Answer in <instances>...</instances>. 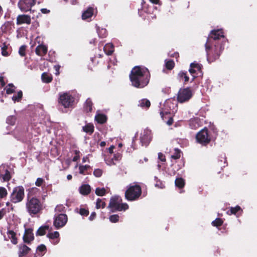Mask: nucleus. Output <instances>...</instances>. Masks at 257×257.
<instances>
[{
    "mask_svg": "<svg viewBox=\"0 0 257 257\" xmlns=\"http://www.w3.org/2000/svg\"><path fill=\"white\" fill-rule=\"evenodd\" d=\"M30 250L31 248L26 244L20 245L18 251L19 257L26 256L29 253Z\"/></svg>",
    "mask_w": 257,
    "mask_h": 257,
    "instance_id": "obj_18",
    "label": "nucleus"
},
{
    "mask_svg": "<svg viewBox=\"0 0 257 257\" xmlns=\"http://www.w3.org/2000/svg\"><path fill=\"white\" fill-rule=\"evenodd\" d=\"M41 79L43 82L48 83V73L47 72L43 73Z\"/></svg>",
    "mask_w": 257,
    "mask_h": 257,
    "instance_id": "obj_50",
    "label": "nucleus"
},
{
    "mask_svg": "<svg viewBox=\"0 0 257 257\" xmlns=\"http://www.w3.org/2000/svg\"><path fill=\"white\" fill-rule=\"evenodd\" d=\"M15 86L12 84L10 83L8 84V86L6 89V93L8 94H10L15 92L14 88Z\"/></svg>",
    "mask_w": 257,
    "mask_h": 257,
    "instance_id": "obj_44",
    "label": "nucleus"
},
{
    "mask_svg": "<svg viewBox=\"0 0 257 257\" xmlns=\"http://www.w3.org/2000/svg\"><path fill=\"white\" fill-rule=\"evenodd\" d=\"M25 196V190L22 186L15 187L10 195V200L13 203L21 202Z\"/></svg>",
    "mask_w": 257,
    "mask_h": 257,
    "instance_id": "obj_5",
    "label": "nucleus"
},
{
    "mask_svg": "<svg viewBox=\"0 0 257 257\" xmlns=\"http://www.w3.org/2000/svg\"><path fill=\"white\" fill-rule=\"evenodd\" d=\"M105 206V203L102 201V199L100 198H98L97 199L96 202V207L97 209H99L100 208H104Z\"/></svg>",
    "mask_w": 257,
    "mask_h": 257,
    "instance_id": "obj_40",
    "label": "nucleus"
},
{
    "mask_svg": "<svg viewBox=\"0 0 257 257\" xmlns=\"http://www.w3.org/2000/svg\"><path fill=\"white\" fill-rule=\"evenodd\" d=\"M106 193V190L104 188H97L95 190V193L98 196H103Z\"/></svg>",
    "mask_w": 257,
    "mask_h": 257,
    "instance_id": "obj_43",
    "label": "nucleus"
},
{
    "mask_svg": "<svg viewBox=\"0 0 257 257\" xmlns=\"http://www.w3.org/2000/svg\"><path fill=\"white\" fill-rule=\"evenodd\" d=\"M196 139L197 143L202 145L205 146L210 142L211 138L206 128H204L199 131L196 135Z\"/></svg>",
    "mask_w": 257,
    "mask_h": 257,
    "instance_id": "obj_8",
    "label": "nucleus"
},
{
    "mask_svg": "<svg viewBox=\"0 0 257 257\" xmlns=\"http://www.w3.org/2000/svg\"><path fill=\"white\" fill-rule=\"evenodd\" d=\"M92 102L90 99L88 98L84 104V109L86 112H89L92 111Z\"/></svg>",
    "mask_w": 257,
    "mask_h": 257,
    "instance_id": "obj_26",
    "label": "nucleus"
},
{
    "mask_svg": "<svg viewBox=\"0 0 257 257\" xmlns=\"http://www.w3.org/2000/svg\"><path fill=\"white\" fill-rule=\"evenodd\" d=\"M12 178L11 173L8 167L2 165L0 167V179L2 182H8Z\"/></svg>",
    "mask_w": 257,
    "mask_h": 257,
    "instance_id": "obj_14",
    "label": "nucleus"
},
{
    "mask_svg": "<svg viewBox=\"0 0 257 257\" xmlns=\"http://www.w3.org/2000/svg\"><path fill=\"white\" fill-rule=\"evenodd\" d=\"M97 32L100 38H105L107 35V31L105 29H97Z\"/></svg>",
    "mask_w": 257,
    "mask_h": 257,
    "instance_id": "obj_36",
    "label": "nucleus"
},
{
    "mask_svg": "<svg viewBox=\"0 0 257 257\" xmlns=\"http://www.w3.org/2000/svg\"><path fill=\"white\" fill-rule=\"evenodd\" d=\"M224 38L222 30H212L205 44L207 59L211 63L218 59L224 49L223 42H219L220 38Z\"/></svg>",
    "mask_w": 257,
    "mask_h": 257,
    "instance_id": "obj_1",
    "label": "nucleus"
},
{
    "mask_svg": "<svg viewBox=\"0 0 257 257\" xmlns=\"http://www.w3.org/2000/svg\"><path fill=\"white\" fill-rule=\"evenodd\" d=\"M94 9L92 7H89L82 15L83 20H87L90 18L94 14Z\"/></svg>",
    "mask_w": 257,
    "mask_h": 257,
    "instance_id": "obj_20",
    "label": "nucleus"
},
{
    "mask_svg": "<svg viewBox=\"0 0 257 257\" xmlns=\"http://www.w3.org/2000/svg\"><path fill=\"white\" fill-rule=\"evenodd\" d=\"M184 184V180L181 178H177L175 180L176 186L180 188L183 187Z\"/></svg>",
    "mask_w": 257,
    "mask_h": 257,
    "instance_id": "obj_37",
    "label": "nucleus"
},
{
    "mask_svg": "<svg viewBox=\"0 0 257 257\" xmlns=\"http://www.w3.org/2000/svg\"><path fill=\"white\" fill-rule=\"evenodd\" d=\"M141 194L142 189L140 185H130L125 192V197L128 201H134L138 199Z\"/></svg>",
    "mask_w": 257,
    "mask_h": 257,
    "instance_id": "obj_4",
    "label": "nucleus"
},
{
    "mask_svg": "<svg viewBox=\"0 0 257 257\" xmlns=\"http://www.w3.org/2000/svg\"><path fill=\"white\" fill-rule=\"evenodd\" d=\"M47 250L46 246L44 244H41L37 247V252L40 256H43Z\"/></svg>",
    "mask_w": 257,
    "mask_h": 257,
    "instance_id": "obj_29",
    "label": "nucleus"
},
{
    "mask_svg": "<svg viewBox=\"0 0 257 257\" xmlns=\"http://www.w3.org/2000/svg\"><path fill=\"white\" fill-rule=\"evenodd\" d=\"M132 85L137 88H143L147 86L150 80V75L147 68L136 66L130 75Z\"/></svg>",
    "mask_w": 257,
    "mask_h": 257,
    "instance_id": "obj_2",
    "label": "nucleus"
},
{
    "mask_svg": "<svg viewBox=\"0 0 257 257\" xmlns=\"http://www.w3.org/2000/svg\"><path fill=\"white\" fill-rule=\"evenodd\" d=\"M80 159V155H75L73 158L72 161L73 162H76Z\"/></svg>",
    "mask_w": 257,
    "mask_h": 257,
    "instance_id": "obj_62",
    "label": "nucleus"
},
{
    "mask_svg": "<svg viewBox=\"0 0 257 257\" xmlns=\"http://www.w3.org/2000/svg\"><path fill=\"white\" fill-rule=\"evenodd\" d=\"M119 216L117 214L110 215L109 217V220L113 223L117 222L119 219Z\"/></svg>",
    "mask_w": 257,
    "mask_h": 257,
    "instance_id": "obj_48",
    "label": "nucleus"
},
{
    "mask_svg": "<svg viewBox=\"0 0 257 257\" xmlns=\"http://www.w3.org/2000/svg\"><path fill=\"white\" fill-rule=\"evenodd\" d=\"M8 195V191L4 187H0V199H3Z\"/></svg>",
    "mask_w": 257,
    "mask_h": 257,
    "instance_id": "obj_42",
    "label": "nucleus"
},
{
    "mask_svg": "<svg viewBox=\"0 0 257 257\" xmlns=\"http://www.w3.org/2000/svg\"><path fill=\"white\" fill-rule=\"evenodd\" d=\"M8 237L11 240L12 243L16 244L18 243V239L16 237V233L12 230H9L7 232Z\"/></svg>",
    "mask_w": 257,
    "mask_h": 257,
    "instance_id": "obj_23",
    "label": "nucleus"
},
{
    "mask_svg": "<svg viewBox=\"0 0 257 257\" xmlns=\"http://www.w3.org/2000/svg\"><path fill=\"white\" fill-rule=\"evenodd\" d=\"M48 51L47 47L44 45H39L35 49V52L39 56H43L46 54Z\"/></svg>",
    "mask_w": 257,
    "mask_h": 257,
    "instance_id": "obj_19",
    "label": "nucleus"
},
{
    "mask_svg": "<svg viewBox=\"0 0 257 257\" xmlns=\"http://www.w3.org/2000/svg\"><path fill=\"white\" fill-rule=\"evenodd\" d=\"M165 65L168 69L171 70L174 67V62L173 60L166 61Z\"/></svg>",
    "mask_w": 257,
    "mask_h": 257,
    "instance_id": "obj_46",
    "label": "nucleus"
},
{
    "mask_svg": "<svg viewBox=\"0 0 257 257\" xmlns=\"http://www.w3.org/2000/svg\"><path fill=\"white\" fill-rule=\"evenodd\" d=\"M60 66L59 65H55L54 66V68L55 70V74L56 75H58L59 74V69H60Z\"/></svg>",
    "mask_w": 257,
    "mask_h": 257,
    "instance_id": "obj_56",
    "label": "nucleus"
},
{
    "mask_svg": "<svg viewBox=\"0 0 257 257\" xmlns=\"http://www.w3.org/2000/svg\"><path fill=\"white\" fill-rule=\"evenodd\" d=\"M114 148V147L113 146H111L109 148H108V151L110 153V154L111 155L113 153V149Z\"/></svg>",
    "mask_w": 257,
    "mask_h": 257,
    "instance_id": "obj_63",
    "label": "nucleus"
},
{
    "mask_svg": "<svg viewBox=\"0 0 257 257\" xmlns=\"http://www.w3.org/2000/svg\"><path fill=\"white\" fill-rule=\"evenodd\" d=\"M151 103L150 101L147 99H143L139 101V106L142 107L149 108Z\"/></svg>",
    "mask_w": 257,
    "mask_h": 257,
    "instance_id": "obj_32",
    "label": "nucleus"
},
{
    "mask_svg": "<svg viewBox=\"0 0 257 257\" xmlns=\"http://www.w3.org/2000/svg\"><path fill=\"white\" fill-rule=\"evenodd\" d=\"M68 217L66 214L63 213L56 214L54 217V225L57 229H59L65 226Z\"/></svg>",
    "mask_w": 257,
    "mask_h": 257,
    "instance_id": "obj_10",
    "label": "nucleus"
},
{
    "mask_svg": "<svg viewBox=\"0 0 257 257\" xmlns=\"http://www.w3.org/2000/svg\"><path fill=\"white\" fill-rule=\"evenodd\" d=\"M17 117L15 115L9 116L7 118V123L11 125H14L16 121Z\"/></svg>",
    "mask_w": 257,
    "mask_h": 257,
    "instance_id": "obj_35",
    "label": "nucleus"
},
{
    "mask_svg": "<svg viewBox=\"0 0 257 257\" xmlns=\"http://www.w3.org/2000/svg\"><path fill=\"white\" fill-rule=\"evenodd\" d=\"M27 208L29 213L31 214H36L41 209V204L40 201L34 197L28 199L26 204Z\"/></svg>",
    "mask_w": 257,
    "mask_h": 257,
    "instance_id": "obj_6",
    "label": "nucleus"
},
{
    "mask_svg": "<svg viewBox=\"0 0 257 257\" xmlns=\"http://www.w3.org/2000/svg\"><path fill=\"white\" fill-rule=\"evenodd\" d=\"M8 46L6 44V43L5 42L3 43L2 48H1V50H2L1 53H2V55L3 56L7 57L10 55V54L8 51Z\"/></svg>",
    "mask_w": 257,
    "mask_h": 257,
    "instance_id": "obj_33",
    "label": "nucleus"
},
{
    "mask_svg": "<svg viewBox=\"0 0 257 257\" xmlns=\"http://www.w3.org/2000/svg\"><path fill=\"white\" fill-rule=\"evenodd\" d=\"M173 122V118L172 117H169V119L167 121L166 123L169 125H171L172 124Z\"/></svg>",
    "mask_w": 257,
    "mask_h": 257,
    "instance_id": "obj_60",
    "label": "nucleus"
},
{
    "mask_svg": "<svg viewBox=\"0 0 257 257\" xmlns=\"http://www.w3.org/2000/svg\"><path fill=\"white\" fill-rule=\"evenodd\" d=\"M189 126L192 129H196L199 126L198 120L196 119H191L189 121Z\"/></svg>",
    "mask_w": 257,
    "mask_h": 257,
    "instance_id": "obj_38",
    "label": "nucleus"
},
{
    "mask_svg": "<svg viewBox=\"0 0 257 257\" xmlns=\"http://www.w3.org/2000/svg\"><path fill=\"white\" fill-rule=\"evenodd\" d=\"M23 97V92L22 91H19L16 95H14L12 99L15 101H20Z\"/></svg>",
    "mask_w": 257,
    "mask_h": 257,
    "instance_id": "obj_39",
    "label": "nucleus"
},
{
    "mask_svg": "<svg viewBox=\"0 0 257 257\" xmlns=\"http://www.w3.org/2000/svg\"><path fill=\"white\" fill-rule=\"evenodd\" d=\"M11 27V24L9 22L5 23V24L2 26V31L4 32H6L8 30V29Z\"/></svg>",
    "mask_w": 257,
    "mask_h": 257,
    "instance_id": "obj_52",
    "label": "nucleus"
},
{
    "mask_svg": "<svg viewBox=\"0 0 257 257\" xmlns=\"http://www.w3.org/2000/svg\"><path fill=\"white\" fill-rule=\"evenodd\" d=\"M48 230V225H44L40 227L37 230L36 235V236H43L46 233V230Z\"/></svg>",
    "mask_w": 257,
    "mask_h": 257,
    "instance_id": "obj_27",
    "label": "nucleus"
},
{
    "mask_svg": "<svg viewBox=\"0 0 257 257\" xmlns=\"http://www.w3.org/2000/svg\"><path fill=\"white\" fill-rule=\"evenodd\" d=\"M158 158L159 160H160L162 162H165L166 161V158L165 155L162 154V153H158Z\"/></svg>",
    "mask_w": 257,
    "mask_h": 257,
    "instance_id": "obj_55",
    "label": "nucleus"
},
{
    "mask_svg": "<svg viewBox=\"0 0 257 257\" xmlns=\"http://www.w3.org/2000/svg\"><path fill=\"white\" fill-rule=\"evenodd\" d=\"M41 11L43 14L48 13V10H47V9H41Z\"/></svg>",
    "mask_w": 257,
    "mask_h": 257,
    "instance_id": "obj_64",
    "label": "nucleus"
},
{
    "mask_svg": "<svg viewBox=\"0 0 257 257\" xmlns=\"http://www.w3.org/2000/svg\"><path fill=\"white\" fill-rule=\"evenodd\" d=\"M91 167L89 165H79V173L82 175H85L87 171L90 169Z\"/></svg>",
    "mask_w": 257,
    "mask_h": 257,
    "instance_id": "obj_34",
    "label": "nucleus"
},
{
    "mask_svg": "<svg viewBox=\"0 0 257 257\" xmlns=\"http://www.w3.org/2000/svg\"><path fill=\"white\" fill-rule=\"evenodd\" d=\"M189 72L192 76L191 79V82H192L199 75V74L201 73V66L196 63H192L190 65Z\"/></svg>",
    "mask_w": 257,
    "mask_h": 257,
    "instance_id": "obj_13",
    "label": "nucleus"
},
{
    "mask_svg": "<svg viewBox=\"0 0 257 257\" xmlns=\"http://www.w3.org/2000/svg\"><path fill=\"white\" fill-rule=\"evenodd\" d=\"M95 119L98 123L102 124L106 121V117L104 114H97L95 116Z\"/></svg>",
    "mask_w": 257,
    "mask_h": 257,
    "instance_id": "obj_30",
    "label": "nucleus"
},
{
    "mask_svg": "<svg viewBox=\"0 0 257 257\" xmlns=\"http://www.w3.org/2000/svg\"><path fill=\"white\" fill-rule=\"evenodd\" d=\"M103 171L100 169H95L93 171V175L96 177H100L102 174Z\"/></svg>",
    "mask_w": 257,
    "mask_h": 257,
    "instance_id": "obj_51",
    "label": "nucleus"
},
{
    "mask_svg": "<svg viewBox=\"0 0 257 257\" xmlns=\"http://www.w3.org/2000/svg\"><path fill=\"white\" fill-rule=\"evenodd\" d=\"M122 200L118 196L112 197L109 201L108 207L111 212L125 211L128 208L126 203H122Z\"/></svg>",
    "mask_w": 257,
    "mask_h": 257,
    "instance_id": "obj_3",
    "label": "nucleus"
},
{
    "mask_svg": "<svg viewBox=\"0 0 257 257\" xmlns=\"http://www.w3.org/2000/svg\"><path fill=\"white\" fill-rule=\"evenodd\" d=\"M75 211L76 213L80 214L82 216H87L89 214V211L88 209L85 208H76L75 209Z\"/></svg>",
    "mask_w": 257,
    "mask_h": 257,
    "instance_id": "obj_31",
    "label": "nucleus"
},
{
    "mask_svg": "<svg viewBox=\"0 0 257 257\" xmlns=\"http://www.w3.org/2000/svg\"><path fill=\"white\" fill-rule=\"evenodd\" d=\"M59 233L58 231H54L53 232H49V239H56L51 242L53 244H56L59 242Z\"/></svg>",
    "mask_w": 257,
    "mask_h": 257,
    "instance_id": "obj_22",
    "label": "nucleus"
},
{
    "mask_svg": "<svg viewBox=\"0 0 257 257\" xmlns=\"http://www.w3.org/2000/svg\"><path fill=\"white\" fill-rule=\"evenodd\" d=\"M82 130L85 133L91 135L94 132V126L92 124L88 123L83 126Z\"/></svg>",
    "mask_w": 257,
    "mask_h": 257,
    "instance_id": "obj_28",
    "label": "nucleus"
},
{
    "mask_svg": "<svg viewBox=\"0 0 257 257\" xmlns=\"http://www.w3.org/2000/svg\"><path fill=\"white\" fill-rule=\"evenodd\" d=\"M36 3V0H20L18 7L21 11L26 12L31 10Z\"/></svg>",
    "mask_w": 257,
    "mask_h": 257,
    "instance_id": "obj_12",
    "label": "nucleus"
},
{
    "mask_svg": "<svg viewBox=\"0 0 257 257\" xmlns=\"http://www.w3.org/2000/svg\"><path fill=\"white\" fill-rule=\"evenodd\" d=\"M121 159V155L119 153H116L113 155L112 157L109 156L105 159V162L107 165L111 166L116 164V163Z\"/></svg>",
    "mask_w": 257,
    "mask_h": 257,
    "instance_id": "obj_16",
    "label": "nucleus"
},
{
    "mask_svg": "<svg viewBox=\"0 0 257 257\" xmlns=\"http://www.w3.org/2000/svg\"><path fill=\"white\" fill-rule=\"evenodd\" d=\"M6 213V212L5 209L3 208L0 210V220L3 218Z\"/></svg>",
    "mask_w": 257,
    "mask_h": 257,
    "instance_id": "obj_57",
    "label": "nucleus"
},
{
    "mask_svg": "<svg viewBox=\"0 0 257 257\" xmlns=\"http://www.w3.org/2000/svg\"><path fill=\"white\" fill-rule=\"evenodd\" d=\"M45 183L44 180L42 178H37L35 182V185L38 187H41Z\"/></svg>",
    "mask_w": 257,
    "mask_h": 257,
    "instance_id": "obj_49",
    "label": "nucleus"
},
{
    "mask_svg": "<svg viewBox=\"0 0 257 257\" xmlns=\"http://www.w3.org/2000/svg\"><path fill=\"white\" fill-rule=\"evenodd\" d=\"M152 133L150 130L145 129L141 134L140 142L143 146L147 147L152 140Z\"/></svg>",
    "mask_w": 257,
    "mask_h": 257,
    "instance_id": "obj_11",
    "label": "nucleus"
},
{
    "mask_svg": "<svg viewBox=\"0 0 257 257\" xmlns=\"http://www.w3.org/2000/svg\"><path fill=\"white\" fill-rule=\"evenodd\" d=\"M59 102L65 108H72L74 103V97L69 93H64L60 95Z\"/></svg>",
    "mask_w": 257,
    "mask_h": 257,
    "instance_id": "obj_7",
    "label": "nucleus"
},
{
    "mask_svg": "<svg viewBox=\"0 0 257 257\" xmlns=\"http://www.w3.org/2000/svg\"><path fill=\"white\" fill-rule=\"evenodd\" d=\"M181 156V151L178 149H175L174 153L171 155V158L175 160L180 158Z\"/></svg>",
    "mask_w": 257,
    "mask_h": 257,
    "instance_id": "obj_41",
    "label": "nucleus"
},
{
    "mask_svg": "<svg viewBox=\"0 0 257 257\" xmlns=\"http://www.w3.org/2000/svg\"><path fill=\"white\" fill-rule=\"evenodd\" d=\"M96 213L94 212H93L91 213V215H90V216L89 217V219L90 220V221H92L96 217Z\"/></svg>",
    "mask_w": 257,
    "mask_h": 257,
    "instance_id": "obj_58",
    "label": "nucleus"
},
{
    "mask_svg": "<svg viewBox=\"0 0 257 257\" xmlns=\"http://www.w3.org/2000/svg\"><path fill=\"white\" fill-rule=\"evenodd\" d=\"M103 50L107 55H110L114 51L113 45L111 43H107L104 46Z\"/></svg>",
    "mask_w": 257,
    "mask_h": 257,
    "instance_id": "obj_24",
    "label": "nucleus"
},
{
    "mask_svg": "<svg viewBox=\"0 0 257 257\" xmlns=\"http://www.w3.org/2000/svg\"><path fill=\"white\" fill-rule=\"evenodd\" d=\"M65 207L62 204L58 205L55 208L56 212H63L65 210Z\"/></svg>",
    "mask_w": 257,
    "mask_h": 257,
    "instance_id": "obj_53",
    "label": "nucleus"
},
{
    "mask_svg": "<svg viewBox=\"0 0 257 257\" xmlns=\"http://www.w3.org/2000/svg\"><path fill=\"white\" fill-rule=\"evenodd\" d=\"M178 77L180 80H182L184 81V84H186L188 82H189L190 80V78L186 71H180L178 73Z\"/></svg>",
    "mask_w": 257,
    "mask_h": 257,
    "instance_id": "obj_21",
    "label": "nucleus"
},
{
    "mask_svg": "<svg viewBox=\"0 0 257 257\" xmlns=\"http://www.w3.org/2000/svg\"><path fill=\"white\" fill-rule=\"evenodd\" d=\"M90 186L88 184L82 185L79 188L80 193L84 195L88 194L90 192Z\"/></svg>",
    "mask_w": 257,
    "mask_h": 257,
    "instance_id": "obj_25",
    "label": "nucleus"
},
{
    "mask_svg": "<svg viewBox=\"0 0 257 257\" xmlns=\"http://www.w3.org/2000/svg\"><path fill=\"white\" fill-rule=\"evenodd\" d=\"M155 186L160 188H163L164 187V185L160 181L157 182L156 184H155Z\"/></svg>",
    "mask_w": 257,
    "mask_h": 257,
    "instance_id": "obj_59",
    "label": "nucleus"
},
{
    "mask_svg": "<svg viewBox=\"0 0 257 257\" xmlns=\"http://www.w3.org/2000/svg\"><path fill=\"white\" fill-rule=\"evenodd\" d=\"M223 223V221L221 219L217 218L215 220L213 221L211 223L212 225L214 226H220Z\"/></svg>",
    "mask_w": 257,
    "mask_h": 257,
    "instance_id": "obj_45",
    "label": "nucleus"
},
{
    "mask_svg": "<svg viewBox=\"0 0 257 257\" xmlns=\"http://www.w3.org/2000/svg\"><path fill=\"white\" fill-rule=\"evenodd\" d=\"M33 229L31 228H26L23 237L24 242L29 244L34 239V235L33 232Z\"/></svg>",
    "mask_w": 257,
    "mask_h": 257,
    "instance_id": "obj_15",
    "label": "nucleus"
},
{
    "mask_svg": "<svg viewBox=\"0 0 257 257\" xmlns=\"http://www.w3.org/2000/svg\"><path fill=\"white\" fill-rule=\"evenodd\" d=\"M31 23V19L30 16L27 15H20L17 18V24L18 25L26 24H30Z\"/></svg>",
    "mask_w": 257,
    "mask_h": 257,
    "instance_id": "obj_17",
    "label": "nucleus"
},
{
    "mask_svg": "<svg viewBox=\"0 0 257 257\" xmlns=\"http://www.w3.org/2000/svg\"><path fill=\"white\" fill-rule=\"evenodd\" d=\"M241 210V208L240 206L237 205L235 207H231L230 208V212L231 214H236L238 211Z\"/></svg>",
    "mask_w": 257,
    "mask_h": 257,
    "instance_id": "obj_54",
    "label": "nucleus"
},
{
    "mask_svg": "<svg viewBox=\"0 0 257 257\" xmlns=\"http://www.w3.org/2000/svg\"><path fill=\"white\" fill-rule=\"evenodd\" d=\"M192 95V91L190 87L181 88L178 93L177 100L179 102L183 103L188 101Z\"/></svg>",
    "mask_w": 257,
    "mask_h": 257,
    "instance_id": "obj_9",
    "label": "nucleus"
},
{
    "mask_svg": "<svg viewBox=\"0 0 257 257\" xmlns=\"http://www.w3.org/2000/svg\"><path fill=\"white\" fill-rule=\"evenodd\" d=\"M26 46L22 45L21 46L19 50V54L22 57H24L26 56Z\"/></svg>",
    "mask_w": 257,
    "mask_h": 257,
    "instance_id": "obj_47",
    "label": "nucleus"
},
{
    "mask_svg": "<svg viewBox=\"0 0 257 257\" xmlns=\"http://www.w3.org/2000/svg\"><path fill=\"white\" fill-rule=\"evenodd\" d=\"M0 83H1L2 86L3 87L5 85V82L3 77H0Z\"/></svg>",
    "mask_w": 257,
    "mask_h": 257,
    "instance_id": "obj_61",
    "label": "nucleus"
}]
</instances>
